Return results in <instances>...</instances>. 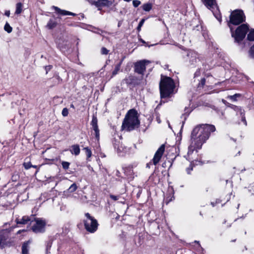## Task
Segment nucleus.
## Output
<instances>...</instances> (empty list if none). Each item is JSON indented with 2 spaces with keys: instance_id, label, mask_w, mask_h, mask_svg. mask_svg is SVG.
Returning <instances> with one entry per match:
<instances>
[{
  "instance_id": "7c9ffc66",
  "label": "nucleus",
  "mask_w": 254,
  "mask_h": 254,
  "mask_svg": "<svg viewBox=\"0 0 254 254\" xmlns=\"http://www.w3.org/2000/svg\"><path fill=\"white\" fill-rule=\"evenodd\" d=\"M140 1L138 0H133L132 1V4L134 7H137L140 4Z\"/></svg>"
},
{
  "instance_id": "c9c22d12",
  "label": "nucleus",
  "mask_w": 254,
  "mask_h": 254,
  "mask_svg": "<svg viewBox=\"0 0 254 254\" xmlns=\"http://www.w3.org/2000/svg\"><path fill=\"white\" fill-rule=\"evenodd\" d=\"M120 64H118L114 70L113 71V75H116V74H117L118 71L120 70Z\"/></svg>"
},
{
  "instance_id": "a878e982",
  "label": "nucleus",
  "mask_w": 254,
  "mask_h": 254,
  "mask_svg": "<svg viewBox=\"0 0 254 254\" xmlns=\"http://www.w3.org/2000/svg\"><path fill=\"white\" fill-rule=\"evenodd\" d=\"M84 250L80 247H76L75 248L73 254H84Z\"/></svg>"
},
{
  "instance_id": "c756f323",
  "label": "nucleus",
  "mask_w": 254,
  "mask_h": 254,
  "mask_svg": "<svg viewBox=\"0 0 254 254\" xmlns=\"http://www.w3.org/2000/svg\"><path fill=\"white\" fill-rule=\"evenodd\" d=\"M144 21H145V19H142L140 20V21L139 22L138 25L137 27V29L138 31H139L140 30L141 27L142 26V25H143V24L144 23Z\"/></svg>"
},
{
  "instance_id": "9d476101",
  "label": "nucleus",
  "mask_w": 254,
  "mask_h": 254,
  "mask_svg": "<svg viewBox=\"0 0 254 254\" xmlns=\"http://www.w3.org/2000/svg\"><path fill=\"white\" fill-rule=\"evenodd\" d=\"M97 122L98 120L96 117L93 116L92 117V120L91 122V125L92 126L93 130L94 131V134L96 139L99 140L100 138V132Z\"/></svg>"
},
{
  "instance_id": "dca6fc26",
  "label": "nucleus",
  "mask_w": 254,
  "mask_h": 254,
  "mask_svg": "<svg viewBox=\"0 0 254 254\" xmlns=\"http://www.w3.org/2000/svg\"><path fill=\"white\" fill-rule=\"evenodd\" d=\"M30 221V218L27 216H23L21 219H16V222L17 224H26Z\"/></svg>"
},
{
  "instance_id": "3c124183",
  "label": "nucleus",
  "mask_w": 254,
  "mask_h": 254,
  "mask_svg": "<svg viewBox=\"0 0 254 254\" xmlns=\"http://www.w3.org/2000/svg\"><path fill=\"white\" fill-rule=\"evenodd\" d=\"M124 1H127V2H129L131 0H124Z\"/></svg>"
},
{
  "instance_id": "09e8293b",
  "label": "nucleus",
  "mask_w": 254,
  "mask_h": 254,
  "mask_svg": "<svg viewBox=\"0 0 254 254\" xmlns=\"http://www.w3.org/2000/svg\"><path fill=\"white\" fill-rule=\"evenodd\" d=\"M70 107H71V108H73V109H74V108H75V107H74V105H73L72 104H71L70 105Z\"/></svg>"
},
{
  "instance_id": "72a5a7b5",
  "label": "nucleus",
  "mask_w": 254,
  "mask_h": 254,
  "mask_svg": "<svg viewBox=\"0 0 254 254\" xmlns=\"http://www.w3.org/2000/svg\"><path fill=\"white\" fill-rule=\"evenodd\" d=\"M23 166L26 169H29L32 167V165L30 162L24 163Z\"/></svg>"
},
{
  "instance_id": "7ed1b4c3",
  "label": "nucleus",
  "mask_w": 254,
  "mask_h": 254,
  "mask_svg": "<svg viewBox=\"0 0 254 254\" xmlns=\"http://www.w3.org/2000/svg\"><path fill=\"white\" fill-rule=\"evenodd\" d=\"M140 125L138 113L136 110H129L127 113L123 121L122 127L123 129L129 131L138 128Z\"/></svg>"
},
{
  "instance_id": "2eb2a0df",
  "label": "nucleus",
  "mask_w": 254,
  "mask_h": 254,
  "mask_svg": "<svg viewBox=\"0 0 254 254\" xmlns=\"http://www.w3.org/2000/svg\"><path fill=\"white\" fill-rule=\"evenodd\" d=\"M134 70L135 71L140 74H143L144 71L145 70L146 67L145 64H134Z\"/></svg>"
},
{
  "instance_id": "a18cd8bd",
  "label": "nucleus",
  "mask_w": 254,
  "mask_h": 254,
  "mask_svg": "<svg viewBox=\"0 0 254 254\" xmlns=\"http://www.w3.org/2000/svg\"><path fill=\"white\" fill-rule=\"evenodd\" d=\"M199 75H200V70H197L194 73V77L198 76Z\"/></svg>"
},
{
  "instance_id": "5701e85b",
  "label": "nucleus",
  "mask_w": 254,
  "mask_h": 254,
  "mask_svg": "<svg viewBox=\"0 0 254 254\" xmlns=\"http://www.w3.org/2000/svg\"><path fill=\"white\" fill-rule=\"evenodd\" d=\"M4 29L7 33H10L12 32V28L10 26L8 22H6L4 26Z\"/></svg>"
},
{
  "instance_id": "f03ea898",
  "label": "nucleus",
  "mask_w": 254,
  "mask_h": 254,
  "mask_svg": "<svg viewBox=\"0 0 254 254\" xmlns=\"http://www.w3.org/2000/svg\"><path fill=\"white\" fill-rule=\"evenodd\" d=\"M245 20V16L242 10H236L233 11L230 16L229 27L230 28L232 36L234 38L236 42H241L246 37L249 30V26L247 24H243L238 26L234 33L231 24L239 25Z\"/></svg>"
},
{
  "instance_id": "bb28decb",
  "label": "nucleus",
  "mask_w": 254,
  "mask_h": 254,
  "mask_svg": "<svg viewBox=\"0 0 254 254\" xmlns=\"http://www.w3.org/2000/svg\"><path fill=\"white\" fill-rule=\"evenodd\" d=\"M84 150L85 151L87 158H90L92 155V152L91 150L88 147H85Z\"/></svg>"
},
{
  "instance_id": "37998d69",
  "label": "nucleus",
  "mask_w": 254,
  "mask_h": 254,
  "mask_svg": "<svg viewBox=\"0 0 254 254\" xmlns=\"http://www.w3.org/2000/svg\"><path fill=\"white\" fill-rule=\"evenodd\" d=\"M205 79L204 78H203L201 79L200 84H201V85L202 86H203L205 84Z\"/></svg>"
},
{
  "instance_id": "f257e3e1",
  "label": "nucleus",
  "mask_w": 254,
  "mask_h": 254,
  "mask_svg": "<svg viewBox=\"0 0 254 254\" xmlns=\"http://www.w3.org/2000/svg\"><path fill=\"white\" fill-rule=\"evenodd\" d=\"M215 127L211 125H201L196 127L191 132V142L188 148L187 156H185L190 162L196 161L192 156L194 151L196 153L197 150L201 146L205 141L209 138L211 132L215 131Z\"/></svg>"
},
{
  "instance_id": "5fc2aeb1",
  "label": "nucleus",
  "mask_w": 254,
  "mask_h": 254,
  "mask_svg": "<svg viewBox=\"0 0 254 254\" xmlns=\"http://www.w3.org/2000/svg\"><path fill=\"white\" fill-rule=\"evenodd\" d=\"M171 200H172V199H170L169 201H168L166 202V203H167V204H168V203H169V202L170 201H171Z\"/></svg>"
},
{
  "instance_id": "58836bf2",
  "label": "nucleus",
  "mask_w": 254,
  "mask_h": 254,
  "mask_svg": "<svg viewBox=\"0 0 254 254\" xmlns=\"http://www.w3.org/2000/svg\"><path fill=\"white\" fill-rule=\"evenodd\" d=\"M111 198L113 199L114 200H117L119 199V196H116L113 194L110 195Z\"/></svg>"
},
{
  "instance_id": "a19ab883",
  "label": "nucleus",
  "mask_w": 254,
  "mask_h": 254,
  "mask_svg": "<svg viewBox=\"0 0 254 254\" xmlns=\"http://www.w3.org/2000/svg\"><path fill=\"white\" fill-rule=\"evenodd\" d=\"M92 5H94L96 6V4L97 2V0H87Z\"/></svg>"
},
{
  "instance_id": "6e6d98bb",
  "label": "nucleus",
  "mask_w": 254,
  "mask_h": 254,
  "mask_svg": "<svg viewBox=\"0 0 254 254\" xmlns=\"http://www.w3.org/2000/svg\"><path fill=\"white\" fill-rule=\"evenodd\" d=\"M141 42H142V43H145V41H143V40H141Z\"/></svg>"
},
{
  "instance_id": "412c9836",
  "label": "nucleus",
  "mask_w": 254,
  "mask_h": 254,
  "mask_svg": "<svg viewBox=\"0 0 254 254\" xmlns=\"http://www.w3.org/2000/svg\"><path fill=\"white\" fill-rule=\"evenodd\" d=\"M23 5L21 2H18L16 5V10L15 13L16 14H19L22 11Z\"/></svg>"
},
{
  "instance_id": "603ef678",
  "label": "nucleus",
  "mask_w": 254,
  "mask_h": 254,
  "mask_svg": "<svg viewBox=\"0 0 254 254\" xmlns=\"http://www.w3.org/2000/svg\"><path fill=\"white\" fill-rule=\"evenodd\" d=\"M121 24V23L120 22H119L118 23V26L119 27L120 26Z\"/></svg>"
},
{
  "instance_id": "6e6552de",
  "label": "nucleus",
  "mask_w": 254,
  "mask_h": 254,
  "mask_svg": "<svg viewBox=\"0 0 254 254\" xmlns=\"http://www.w3.org/2000/svg\"><path fill=\"white\" fill-rule=\"evenodd\" d=\"M230 107L235 112L237 116H240L241 118V122H243L245 125H247V122L245 117L244 110L241 107L234 105H231Z\"/></svg>"
},
{
  "instance_id": "2f4dec72",
  "label": "nucleus",
  "mask_w": 254,
  "mask_h": 254,
  "mask_svg": "<svg viewBox=\"0 0 254 254\" xmlns=\"http://www.w3.org/2000/svg\"><path fill=\"white\" fill-rule=\"evenodd\" d=\"M62 114L64 117L67 116L68 114V110L66 108H64L62 111Z\"/></svg>"
},
{
  "instance_id": "393cba45",
  "label": "nucleus",
  "mask_w": 254,
  "mask_h": 254,
  "mask_svg": "<svg viewBox=\"0 0 254 254\" xmlns=\"http://www.w3.org/2000/svg\"><path fill=\"white\" fill-rule=\"evenodd\" d=\"M247 39L249 41H254V29L249 32L247 36Z\"/></svg>"
},
{
  "instance_id": "4468645a",
  "label": "nucleus",
  "mask_w": 254,
  "mask_h": 254,
  "mask_svg": "<svg viewBox=\"0 0 254 254\" xmlns=\"http://www.w3.org/2000/svg\"><path fill=\"white\" fill-rule=\"evenodd\" d=\"M112 4V2L109 0H97L96 6L100 7L102 6H110Z\"/></svg>"
},
{
  "instance_id": "aec40b11",
  "label": "nucleus",
  "mask_w": 254,
  "mask_h": 254,
  "mask_svg": "<svg viewBox=\"0 0 254 254\" xmlns=\"http://www.w3.org/2000/svg\"><path fill=\"white\" fill-rule=\"evenodd\" d=\"M143 10L145 11H149L152 8V4L151 3H145L141 6Z\"/></svg>"
},
{
  "instance_id": "20e7f679",
  "label": "nucleus",
  "mask_w": 254,
  "mask_h": 254,
  "mask_svg": "<svg viewBox=\"0 0 254 254\" xmlns=\"http://www.w3.org/2000/svg\"><path fill=\"white\" fill-rule=\"evenodd\" d=\"M159 87L161 98L168 97L173 93L175 83L170 77L162 75Z\"/></svg>"
},
{
  "instance_id": "9b49d317",
  "label": "nucleus",
  "mask_w": 254,
  "mask_h": 254,
  "mask_svg": "<svg viewBox=\"0 0 254 254\" xmlns=\"http://www.w3.org/2000/svg\"><path fill=\"white\" fill-rule=\"evenodd\" d=\"M202 1L204 4L212 12L215 8H218L216 0H202Z\"/></svg>"
},
{
  "instance_id": "1a4fd4ad",
  "label": "nucleus",
  "mask_w": 254,
  "mask_h": 254,
  "mask_svg": "<svg viewBox=\"0 0 254 254\" xmlns=\"http://www.w3.org/2000/svg\"><path fill=\"white\" fill-rule=\"evenodd\" d=\"M165 151V145L162 144L156 152L152 159L153 164L156 165L160 160Z\"/></svg>"
},
{
  "instance_id": "423d86ee",
  "label": "nucleus",
  "mask_w": 254,
  "mask_h": 254,
  "mask_svg": "<svg viewBox=\"0 0 254 254\" xmlns=\"http://www.w3.org/2000/svg\"><path fill=\"white\" fill-rule=\"evenodd\" d=\"M35 224L32 227V231L35 233H43L45 231L46 221L41 218H34Z\"/></svg>"
},
{
  "instance_id": "39448f33",
  "label": "nucleus",
  "mask_w": 254,
  "mask_h": 254,
  "mask_svg": "<svg viewBox=\"0 0 254 254\" xmlns=\"http://www.w3.org/2000/svg\"><path fill=\"white\" fill-rule=\"evenodd\" d=\"M85 215L86 217L84 220V226L86 230L90 233L95 232L97 230L98 226L97 220L88 213H85Z\"/></svg>"
},
{
  "instance_id": "052dcab7",
  "label": "nucleus",
  "mask_w": 254,
  "mask_h": 254,
  "mask_svg": "<svg viewBox=\"0 0 254 254\" xmlns=\"http://www.w3.org/2000/svg\"><path fill=\"white\" fill-rule=\"evenodd\" d=\"M253 83L254 84V82H253Z\"/></svg>"
},
{
  "instance_id": "f704fd0d",
  "label": "nucleus",
  "mask_w": 254,
  "mask_h": 254,
  "mask_svg": "<svg viewBox=\"0 0 254 254\" xmlns=\"http://www.w3.org/2000/svg\"><path fill=\"white\" fill-rule=\"evenodd\" d=\"M101 51L103 55H107L109 53V51L105 47L102 48Z\"/></svg>"
},
{
  "instance_id": "a211bd4d",
  "label": "nucleus",
  "mask_w": 254,
  "mask_h": 254,
  "mask_svg": "<svg viewBox=\"0 0 254 254\" xmlns=\"http://www.w3.org/2000/svg\"><path fill=\"white\" fill-rule=\"evenodd\" d=\"M71 149L70 150V151L72 154H74L76 156L79 154L80 149L78 144L73 145L71 146Z\"/></svg>"
},
{
  "instance_id": "cd10ccee",
  "label": "nucleus",
  "mask_w": 254,
  "mask_h": 254,
  "mask_svg": "<svg viewBox=\"0 0 254 254\" xmlns=\"http://www.w3.org/2000/svg\"><path fill=\"white\" fill-rule=\"evenodd\" d=\"M238 78H240L241 80H244V78L246 80H249V77L242 73H239L238 74Z\"/></svg>"
},
{
  "instance_id": "4d7b16f0",
  "label": "nucleus",
  "mask_w": 254,
  "mask_h": 254,
  "mask_svg": "<svg viewBox=\"0 0 254 254\" xmlns=\"http://www.w3.org/2000/svg\"><path fill=\"white\" fill-rule=\"evenodd\" d=\"M157 121H158V122L159 123H160V120H157Z\"/></svg>"
},
{
  "instance_id": "de8ad7c7",
  "label": "nucleus",
  "mask_w": 254,
  "mask_h": 254,
  "mask_svg": "<svg viewBox=\"0 0 254 254\" xmlns=\"http://www.w3.org/2000/svg\"><path fill=\"white\" fill-rule=\"evenodd\" d=\"M151 164V162H150V163H149L147 164V165H146V167H148V168H150V165Z\"/></svg>"
},
{
  "instance_id": "0eeeda50",
  "label": "nucleus",
  "mask_w": 254,
  "mask_h": 254,
  "mask_svg": "<svg viewBox=\"0 0 254 254\" xmlns=\"http://www.w3.org/2000/svg\"><path fill=\"white\" fill-rule=\"evenodd\" d=\"M114 147L119 156H123L129 153L130 148L125 146L123 144L119 141H115Z\"/></svg>"
},
{
  "instance_id": "f3484780",
  "label": "nucleus",
  "mask_w": 254,
  "mask_h": 254,
  "mask_svg": "<svg viewBox=\"0 0 254 254\" xmlns=\"http://www.w3.org/2000/svg\"><path fill=\"white\" fill-rule=\"evenodd\" d=\"M6 239L3 235V230L0 232V249L3 248L6 245Z\"/></svg>"
},
{
  "instance_id": "49530a36",
  "label": "nucleus",
  "mask_w": 254,
  "mask_h": 254,
  "mask_svg": "<svg viewBox=\"0 0 254 254\" xmlns=\"http://www.w3.org/2000/svg\"><path fill=\"white\" fill-rule=\"evenodd\" d=\"M199 61H197V59L196 58H195V61H194L193 59L192 60H191V62H195V63H197V62H198Z\"/></svg>"
},
{
  "instance_id": "13d9d810",
  "label": "nucleus",
  "mask_w": 254,
  "mask_h": 254,
  "mask_svg": "<svg viewBox=\"0 0 254 254\" xmlns=\"http://www.w3.org/2000/svg\"><path fill=\"white\" fill-rule=\"evenodd\" d=\"M32 167L36 168V166H32Z\"/></svg>"
},
{
  "instance_id": "e433bc0d",
  "label": "nucleus",
  "mask_w": 254,
  "mask_h": 254,
  "mask_svg": "<svg viewBox=\"0 0 254 254\" xmlns=\"http://www.w3.org/2000/svg\"><path fill=\"white\" fill-rule=\"evenodd\" d=\"M52 68V65L51 64H49L48 65L45 66V69L46 71V73H48V71L51 69Z\"/></svg>"
},
{
  "instance_id": "473e14b6",
  "label": "nucleus",
  "mask_w": 254,
  "mask_h": 254,
  "mask_svg": "<svg viewBox=\"0 0 254 254\" xmlns=\"http://www.w3.org/2000/svg\"><path fill=\"white\" fill-rule=\"evenodd\" d=\"M152 62L146 60H142L137 62L135 64H150Z\"/></svg>"
},
{
  "instance_id": "bf43d9fd",
  "label": "nucleus",
  "mask_w": 254,
  "mask_h": 254,
  "mask_svg": "<svg viewBox=\"0 0 254 254\" xmlns=\"http://www.w3.org/2000/svg\"><path fill=\"white\" fill-rule=\"evenodd\" d=\"M194 242L196 243H198V242H197L196 241H195Z\"/></svg>"
},
{
  "instance_id": "ddd939ff",
  "label": "nucleus",
  "mask_w": 254,
  "mask_h": 254,
  "mask_svg": "<svg viewBox=\"0 0 254 254\" xmlns=\"http://www.w3.org/2000/svg\"><path fill=\"white\" fill-rule=\"evenodd\" d=\"M58 25L57 19L55 17L51 18L47 24L46 27L49 29H52L56 27Z\"/></svg>"
},
{
  "instance_id": "6ab92c4d",
  "label": "nucleus",
  "mask_w": 254,
  "mask_h": 254,
  "mask_svg": "<svg viewBox=\"0 0 254 254\" xmlns=\"http://www.w3.org/2000/svg\"><path fill=\"white\" fill-rule=\"evenodd\" d=\"M30 242L29 241L23 243L22 246V254H28L29 245L30 244Z\"/></svg>"
},
{
  "instance_id": "4be33fe9",
  "label": "nucleus",
  "mask_w": 254,
  "mask_h": 254,
  "mask_svg": "<svg viewBox=\"0 0 254 254\" xmlns=\"http://www.w3.org/2000/svg\"><path fill=\"white\" fill-rule=\"evenodd\" d=\"M241 96V94L237 93L233 95H230L227 97V99L231 100L232 101H236L237 100V98L240 97Z\"/></svg>"
},
{
  "instance_id": "b1692460",
  "label": "nucleus",
  "mask_w": 254,
  "mask_h": 254,
  "mask_svg": "<svg viewBox=\"0 0 254 254\" xmlns=\"http://www.w3.org/2000/svg\"><path fill=\"white\" fill-rule=\"evenodd\" d=\"M77 188V187L76 184L73 183L70 186V187L67 190V191L69 192H73L76 190Z\"/></svg>"
},
{
  "instance_id": "f8f14e48",
  "label": "nucleus",
  "mask_w": 254,
  "mask_h": 254,
  "mask_svg": "<svg viewBox=\"0 0 254 254\" xmlns=\"http://www.w3.org/2000/svg\"><path fill=\"white\" fill-rule=\"evenodd\" d=\"M52 9H54L56 13L58 14H60L61 15H71V16H75L76 14L74 13L65 10H63L60 8L59 7L56 6H53Z\"/></svg>"
},
{
  "instance_id": "ea45409f",
  "label": "nucleus",
  "mask_w": 254,
  "mask_h": 254,
  "mask_svg": "<svg viewBox=\"0 0 254 254\" xmlns=\"http://www.w3.org/2000/svg\"><path fill=\"white\" fill-rule=\"evenodd\" d=\"M250 54L252 57H254V45L251 48Z\"/></svg>"
},
{
  "instance_id": "c03bdc74",
  "label": "nucleus",
  "mask_w": 254,
  "mask_h": 254,
  "mask_svg": "<svg viewBox=\"0 0 254 254\" xmlns=\"http://www.w3.org/2000/svg\"><path fill=\"white\" fill-rule=\"evenodd\" d=\"M10 11H9V10H6V11H5L4 14H5V15H6V16H8V17H9V15H10Z\"/></svg>"
},
{
  "instance_id": "79ce46f5",
  "label": "nucleus",
  "mask_w": 254,
  "mask_h": 254,
  "mask_svg": "<svg viewBox=\"0 0 254 254\" xmlns=\"http://www.w3.org/2000/svg\"><path fill=\"white\" fill-rule=\"evenodd\" d=\"M188 56L189 57L190 56H191V57H194L195 58L196 56V54L194 52H190L188 54Z\"/></svg>"
},
{
  "instance_id": "864d4df0",
  "label": "nucleus",
  "mask_w": 254,
  "mask_h": 254,
  "mask_svg": "<svg viewBox=\"0 0 254 254\" xmlns=\"http://www.w3.org/2000/svg\"><path fill=\"white\" fill-rule=\"evenodd\" d=\"M217 18L218 19V20L220 22H221V18Z\"/></svg>"
},
{
  "instance_id": "4c0bfd02",
  "label": "nucleus",
  "mask_w": 254,
  "mask_h": 254,
  "mask_svg": "<svg viewBox=\"0 0 254 254\" xmlns=\"http://www.w3.org/2000/svg\"><path fill=\"white\" fill-rule=\"evenodd\" d=\"M192 163H193L192 162L190 163V167L187 169V172L188 174H190V171L192 170V167L191 166Z\"/></svg>"
},
{
  "instance_id": "8fccbe9b",
  "label": "nucleus",
  "mask_w": 254,
  "mask_h": 254,
  "mask_svg": "<svg viewBox=\"0 0 254 254\" xmlns=\"http://www.w3.org/2000/svg\"><path fill=\"white\" fill-rule=\"evenodd\" d=\"M24 231V230H19V231L17 232V233H18V234H20V233H21V232H22V231Z\"/></svg>"
},
{
  "instance_id": "c85d7f7f",
  "label": "nucleus",
  "mask_w": 254,
  "mask_h": 254,
  "mask_svg": "<svg viewBox=\"0 0 254 254\" xmlns=\"http://www.w3.org/2000/svg\"><path fill=\"white\" fill-rule=\"evenodd\" d=\"M62 165L63 168L64 169L66 170V169H68L70 163L68 162L63 161L62 163Z\"/></svg>"
}]
</instances>
